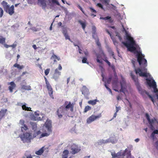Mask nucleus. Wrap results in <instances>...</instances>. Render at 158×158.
<instances>
[{
	"label": "nucleus",
	"mask_w": 158,
	"mask_h": 158,
	"mask_svg": "<svg viewBox=\"0 0 158 158\" xmlns=\"http://www.w3.org/2000/svg\"><path fill=\"white\" fill-rule=\"evenodd\" d=\"M136 52L137 53L136 55L137 60L139 65L143 66V68L135 69V73L139 74V76L147 77L149 74L147 73V69L145 68L147 66V60L144 58V55L142 54L141 52L136 51Z\"/></svg>",
	"instance_id": "f257e3e1"
},
{
	"label": "nucleus",
	"mask_w": 158,
	"mask_h": 158,
	"mask_svg": "<svg viewBox=\"0 0 158 158\" xmlns=\"http://www.w3.org/2000/svg\"><path fill=\"white\" fill-rule=\"evenodd\" d=\"M74 103H72L70 102L65 101L64 105L60 106L56 111V115L59 118H61L63 115H65V112L70 109V110L73 112L74 110Z\"/></svg>",
	"instance_id": "f03ea898"
},
{
	"label": "nucleus",
	"mask_w": 158,
	"mask_h": 158,
	"mask_svg": "<svg viewBox=\"0 0 158 158\" xmlns=\"http://www.w3.org/2000/svg\"><path fill=\"white\" fill-rule=\"evenodd\" d=\"M131 76L133 80L135 82V85L136 86L139 93L142 94H143L145 93L147 94L149 98L151 99V101L154 103V101L153 98L151 95L148 94V93L145 90H143L140 86L138 82V78H136L135 76L132 73H131Z\"/></svg>",
	"instance_id": "7ed1b4c3"
},
{
	"label": "nucleus",
	"mask_w": 158,
	"mask_h": 158,
	"mask_svg": "<svg viewBox=\"0 0 158 158\" xmlns=\"http://www.w3.org/2000/svg\"><path fill=\"white\" fill-rule=\"evenodd\" d=\"M70 153L73 155H74L79 152L81 150L80 146L75 144L73 143L70 147Z\"/></svg>",
	"instance_id": "20e7f679"
},
{
	"label": "nucleus",
	"mask_w": 158,
	"mask_h": 158,
	"mask_svg": "<svg viewBox=\"0 0 158 158\" xmlns=\"http://www.w3.org/2000/svg\"><path fill=\"white\" fill-rule=\"evenodd\" d=\"M31 136L29 133H23L21 135L20 137L23 143H28L30 141Z\"/></svg>",
	"instance_id": "39448f33"
},
{
	"label": "nucleus",
	"mask_w": 158,
	"mask_h": 158,
	"mask_svg": "<svg viewBox=\"0 0 158 158\" xmlns=\"http://www.w3.org/2000/svg\"><path fill=\"white\" fill-rule=\"evenodd\" d=\"M134 43H132L130 41H129L130 42V44L127 42H123V43L127 48L128 51L131 52H133L136 50L135 47L133 46L135 44V42L133 39Z\"/></svg>",
	"instance_id": "423d86ee"
},
{
	"label": "nucleus",
	"mask_w": 158,
	"mask_h": 158,
	"mask_svg": "<svg viewBox=\"0 0 158 158\" xmlns=\"http://www.w3.org/2000/svg\"><path fill=\"white\" fill-rule=\"evenodd\" d=\"M62 69V67L60 64L58 65V69H55L54 73L52 76V78L55 80L56 81L59 78L60 76L61 75V72L59 70H61Z\"/></svg>",
	"instance_id": "0eeeda50"
},
{
	"label": "nucleus",
	"mask_w": 158,
	"mask_h": 158,
	"mask_svg": "<svg viewBox=\"0 0 158 158\" xmlns=\"http://www.w3.org/2000/svg\"><path fill=\"white\" fill-rule=\"evenodd\" d=\"M101 113H99L97 115L92 114L87 118L86 120V122L88 124H90L96 120L101 118Z\"/></svg>",
	"instance_id": "6e6552de"
},
{
	"label": "nucleus",
	"mask_w": 158,
	"mask_h": 158,
	"mask_svg": "<svg viewBox=\"0 0 158 158\" xmlns=\"http://www.w3.org/2000/svg\"><path fill=\"white\" fill-rule=\"evenodd\" d=\"M120 84L121 89L119 91L116 89H114V90L116 92H122L125 94L124 91L126 88V84L125 79L122 77V80L120 81Z\"/></svg>",
	"instance_id": "1a4fd4ad"
},
{
	"label": "nucleus",
	"mask_w": 158,
	"mask_h": 158,
	"mask_svg": "<svg viewBox=\"0 0 158 158\" xmlns=\"http://www.w3.org/2000/svg\"><path fill=\"white\" fill-rule=\"evenodd\" d=\"M52 121L48 118L44 124L43 128L46 129L49 132H52Z\"/></svg>",
	"instance_id": "9d476101"
},
{
	"label": "nucleus",
	"mask_w": 158,
	"mask_h": 158,
	"mask_svg": "<svg viewBox=\"0 0 158 158\" xmlns=\"http://www.w3.org/2000/svg\"><path fill=\"white\" fill-rule=\"evenodd\" d=\"M44 78L46 82V85L47 88L48 90V94L50 96L52 99L54 98L53 95V89L52 87L50 85L49 82L48 81L47 79L45 77Z\"/></svg>",
	"instance_id": "9b49d317"
},
{
	"label": "nucleus",
	"mask_w": 158,
	"mask_h": 158,
	"mask_svg": "<svg viewBox=\"0 0 158 158\" xmlns=\"http://www.w3.org/2000/svg\"><path fill=\"white\" fill-rule=\"evenodd\" d=\"M24 121L23 120H20L19 122V126L21 128L22 132H24L28 129L27 127L24 124Z\"/></svg>",
	"instance_id": "f8f14e48"
},
{
	"label": "nucleus",
	"mask_w": 158,
	"mask_h": 158,
	"mask_svg": "<svg viewBox=\"0 0 158 158\" xmlns=\"http://www.w3.org/2000/svg\"><path fill=\"white\" fill-rule=\"evenodd\" d=\"M122 27L123 29V31H125V35L128 41H130L132 43H134V42L133 41V38L129 34L127 31L126 30L123 25H122Z\"/></svg>",
	"instance_id": "ddd939ff"
},
{
	"label": "nucleus",
	"mask_w": 158,
	"mask_h": 158,
	"mask_svg": "<svg viewBox=\"0 0 158 158\" xmlns=\"http://www.w3.org/2000/svg\"><path fill=\"white\" fill-rule=\"evenodd\" d=\"M14 6L12 5L11 6H9L5 10L6 12L8 13L10 15H12L14 13Z\"/></svg>",
	"instance_id": "4468645a"
},
{
	"label": "nucleus",
	"mask_w": 158,
	"mask_h": 158,
	"mask_svg": "<svg viewBox=\"0 0 158 158\" xmlns=\"http://www.w3.org/2000/svg\"><path fill=\"white\" fill-rule=\"evenodd\" d=\"M7 85L9 86L8 88L10 92H12L13 89L16 87V84L13 81H12L10 82H8Z\"/></svg>",
	"instance_id": "2eb2a0df"
},
{
	"label": "nucleus",
	"mask_w": 158,
	"mask_h": 158,
	"mask_svg": "<svg viewBox=\"0 0 158 158\" xmlns=\"http://www.w3.org/2000/svg\"><path fill=\"white\" fill-rule=\"evenodd\" d=\"M100 19H103L105 20H108V22L110 23H112L113 22V20L111 18V17L107 16L105 17H100Z\"/></svg>",
	"instance_id": "dca6fc26"
},
{
	"label": "nucleus",
	"mask_w": 158,
	"mask_h": 158,
	"mask_svg": "<svg viewBox=\"0 0 158 158\" xmlns=\"http://www.w3.org/2000/svg\"><path fill=\"white\" fill-rule=\"evenodd\" d=\"M146 80L147 84L150 87H152L154 85V83H155V84H156V82L154 80L151 81L150 79L148 78H146Z\"/></svg>",
	"instance_id": "f3484780"
},
{
	"label": "nucleus",
	"mask_w": 158,
	"mask_h": 158,
	"mask_svg": "<svg viewBox=\"0 0 158 158\" xmlns=\"http://www.w3.org/2000/svg\"><path fill=\"white\" fill-rule=\"evenodd\" d=\"M18 104L19 106H21L23 110H25L32 111L31 110V108L30 107H28L26 106V103H25V104L23 105V104L22 103H18Z\"/></svg>",
	"instance_id": "a211bd4d"
},
{
	"label": "nucleus",
	"mask_w": 158,
	"mask_h": 158,
	"mask_svg": "<svg viewBox=\"0 0 158 158\" xmlns=\"http://www.w3.org/2000/svg\"><path fill=\"white\" fill-rule=\"evenodd\" d=\"M82 93L83 94L85 95L88 94L89 93V90L85 86H83L82 90Z\"/></svg>",
	"instance_id": "6ab92c4d"
},
{
	"label": "nucleus",
	"mask_w": 158,
	"mask_h": 158,
	"mask_svg": "<svg viewBox=\"0 0 158 158\" xmlns=\"http://www.w3.org/2000/svg\"><path fill=\"white\" fill-rule=\"evenodd\" d=\"M35 115H32L31 117V119L33 120H38V116H39V113H37V112H34Z\"/></svg>",
	"instance_id": "aec40b11"
},
{
	"label": "nucleus",
	"mask_w": 158,
	"mask_h": 158,
	"mask_svg": "<svg viewBox=\"0 0 158 158\" xmlns=\"http://www.w3.org/2000/svg\"><path fill=\"white\" fill-rule=\"evenodd\" d=\"M155 134H158V130H155L152 133L150 137L152 138L153 140H154L155 139Z\"/></svg>",
	"instance_id": "412c9836"
},
{
	"label": "nucleus",
	"mask_w": 158,
	"mask_h": 158,
	"mask_svg": "<svg viewBox=\"0 0 158 158\" xmlns=\"http://www.w3.org/2000/svg\"><path fill=\"white\" fill-rule=\"evenodd\" d=\"M39 41H40L39 39H37L35 40H34V44H35V43H37L36 44H34L32 46V47L34 48V49H36L38 48H39Z\"/></svg>",
	"instance_id": "4be33fe9"
},
{
	"label": "nucleus",
	"mask_w": 158,
	"mask_h": 158,
	"mask_svg": "<svg viewBox=\"0 0 158 158\" xmlns=\"http://www.w3.org/2000/svg\"><path fill=\"white\" fill-rule=\"evenodd\" d=\"M48 148H45L44 147H43L40 149V155H41L44 152L46 153L48 152Z\"/></svg>",
	"instance_id": "5701e85b"
},
{
	"label": "nucleus",
	"mask_w": 158,
	"mask_h": 158,
	"mask_svg": "<svg viewBox=\"0 0 158 158\" xmlns=\"http://www.w3.org/2000/svg\"><path fill=\"white\" fill-rule=\"evenodd\" d=\"M78 22L81 25L82 29L84 30L86 26V21L83 22L81 20H79Z\"/></svg>",
	"instance_id": "b1692460"
},
{
	"label": "nucleus",
	"mask_w": 158,
	"mask_h": 158,
	"mask_svg": "<svg viewBox=\"0 0 158 158\" xmlns=\"http://www.w3.org/2000/svg\"><path fill=\"white\" fill-rule=\"evenodd\" d=\"M69 154V151L67 150H65L63 152L62 158H67Z\"/></svg>",
	"instance_id": "393cba45"
},
{
	"label": "nucleus",
	"mask_w": 158,
	"mask_h": 158,
	"mask_svg": "<svg viewBox=\"0 0 158 158\" xmlns=\"http://www.w3.org/2000/svg\"><path fill=\"white\" fill-rule=\"evenodd\" d=\"M102 56L104 57V59H103V60L106 62L107 64H108L109 66H110L111 64L107 60V57L106 56V55L104 54L103 52H102Z\"/></svg>",
	"instance_id": "a878e982"
},
{
	"label": "nucleus",
	"mask_w": 158,
	"mask_h": 158,
	"mask_svg": "<svg viewBox=\"0 0 158 158\" xmlns=\"http://www.w3.org/2000/svg\"><path fill=\"white\" fill-rule=\"evenodd\" d=\"M89 8L90 11L92 13L90 14V15L91 16H93L94 17L96 16V15L95 14L97 13L96 11L91 7H89Z\"/></svg>",
	"instance_id": "bb28decb"
},
{
	"label": "nucleus",
	"mask_w": 158,
	"mask_h": 158,
	"mask_svg": "<svg viewBox=\"0 0 158 158\" xmlns=\"http://www.w3.org/2000/svg\"><path fill=\"white\" fill-rule=\"evenodd\" d=\"M51 59L52 60H53L54 62H56V60H60V58L59 57H58L54 54L51 56Z\"/></svg>",
	"instance_id": "cd10ccee"
},
{
	"label": "nucleus",
	"mask_w": 158,
	"mask_h": 158,
	"mask_svg": "<svg viewBox=\"0 0 158 158\" xmlns=\"http://www.w3.org/2000/svg\"><path fill=\"white\" fill-rule=\"evenodd\" d=\"M7 111L6 109H2L0 111V119L5 115Z\"/></svg>",
	"instance_id": "c85d7f7f"
},
{
	"label": "nucleus",
	"mask_w": 158,
	"mask_h": 158,
	"mask_svg": "<svg viewBox=\"0 0 158 158\" xmlns=\"http://www.w3.org/2000/svg\"><path fill=\"white\" fill-rule=\"evenodd\" d=\"M2 5L5 10H6L10 6L8 3L5 1L2 2Z\"/></svg>",
	"instance_id": "c756f323"
},
{
	"label": "nucleus",
	"mask_w": 158,
	"mask_h": 158,
	"mask_svg": "<svg viewBox=\"0 0 158 158\" xmlns=\"http://www.w3.org/2000/svg\"><path fill=\"white\" fill-rule=\"evenodd\" d=\"M47 131V132H45L42 133L40 135V138H41L45 136H48L49 135L50 133H52V132H49L48 131Z\"/></svg>",
	"instance_id": "7c9ffc66"
},
{
	"label": "nucleus",
	"mask_w": 158,
	"mask_h": 158,
	"mask_svg": "<svg viewBox=\"0 0 158 158\" xmlns=\"http://www.w3.org/2000/svg\"><path fill=\"white\" fill-rule=\"evenodd\" d=\"M21 88L26 90H31V87L30 85H23L22 86Z\"/></svg>",
	"instance_id": "2f4dec72"
},
{
	"label": "nucleus",
	"mask_w": 158,
	"mask_h": 158,
	"mask_svg": "<svg viewBox=\"0 0 158 158\" xmlns=\"http://www.w3.org/2000/svg\"><path fill=\"white\" fill-rule=\"evenodd\" d=\"M14 66L15 67H16L19 69H22L24 68L23 65H20L19 64H14Z\"/></svg>",
	"instance_id": "473e14b6"
},
{
	"label": "nucleus",
	"mask_w": 158,
	"mask_h": 158,
	"mask_svg": "<svg viewBox=\"0 0 158 158\" xmlns=\"http://www.w3.org/2000/svg\"><path fill=\"white\" fill-rule=\"evenodd\" d=\"M97 102V100L96 99L93 100H89L88 102V103L89 104L94 105L96 104Z\"/></svg>",
	"instance_id": "72a5a7b5"
},
{
	"label": "nucleus",
	"mask_w": 158,
	"mask_h": 158,
	"mask_svg": "<svg viewBox=\"0 0 158 158\" xmlns=\"http://www.w3.org/2000/svg\"><path fill=\"white\" fill-rule=\"evenodd\" d=\"M152 87L153 88L154 92L155 93L158 92V90L157 88V85L156 84H155V83H154Z\"/></svg>",
	"instance_id": "f704fd0d"
},
{
	"label": "nucleus",
	"mask_w": 158,
	"mask_h": 158,
	"mask_svg": "<svg viewBox=\"0 0 158 158\" xmlns=\"http://www.w3.org/2000/svg\"><path fill=\"white\" fill-rule=\"evenodd\" d=\"M30 124L31 125L33 130L35 131L36 130L37 127V125L36 123H35L31 122L30 123Z\"/></svg>",
	"instance_id": "c9c22d12"
},
{
	"label": "nucleus",
	"mask_w": 158,
	"mask_h": 158,
	"mask_svg": "<svg viewBox=\"0 0 158 158\" xmlns=\"http://www.w3.org/2000/svg\"><path fill=\"white\" fill-rule=\"evenodd\" d=\"M91 107L89 106H87L85 108L84 112V113H86L87 111L90 110L91 109Z\"/></svg>",
	"instance_id": "e433bc0d"
},
{
	"label": "nucleus",
	"mask_w": 158,
	"mask_h": 158,
	"mask_svg": "<svg viewBox=\"0 0 158 158\" xmlns=\"http://www.w3.org/2000/svg\"><path fill=\"white\" fill-rule=\"evenodd\" d=\"M92 30L93 31L92 36L94 37V35H96V28L95 26H93L92 27Z\"/></svg>",
	"instance_id": "4c0bfd02"
},
{
	"label": "nucleus",
	"mask_w": 158,
	"mask_h": 158,
	"mask_svg": "<svg viewBox=\"0 0 158 158\" xmlns=\"http://www.w3.org/2000/svg\"><path fill=\"white\" fill-rule=\"evenodd\" d=\"M5 38L3 37L0 36V44H3L5 42Z\"/></svg>",
	"instance_id": "58836bf2"
},
{
	"label": "nucleus",
	"mask_w": 158,
	"mask_h": 158,
	"mask_svg": "<svg viewBox=\"0 0 158 158\" xmlns=\"http://www.w3.org/2000/svg\"><path fill=\"white\" fill-rule=\"evenodd\" d=\"M96 56H97V62L98 63H100L102 64V61L100 60L99 59L100 58V57L99 55H98V54H97Z\"/></svg>",
	"instance_id": "ea45409f"
},
{
	"label": "nucleus",
	"mask_w": 158,
	"mask_h": 158,
	"mask_svg": "<svg viewBox=\"0 0 158 158\" xmlns=\"http://www.w3.org/2000/svg\"><path fill=\"white\" fill-rule=\"evenodd\" d=\"M87 58L85 57H83L82 58V63H86V64H89V63L88 62H87Z\"/></svg>",
	"instance_id": "a19ab883"
},
{
	"label": "nucleus",
	"mask_w": 158,
	"mask_h": 158,
	"mask_svg": "<svg viewBox=\"0 0 158 158\" xmlns=\"http://www.w3.org/2000/svg\"><path fill=\"white\" fill-rule=\"evenodd\" d=\"M64 37H65V38L66 40H69L70 42H72L73 41L71 40L70 37L68 35V34H65L64 35Z\"/></svg>",
	"instance_id": "79ce46f5"
},
{
	"label": "nucleus",
	"mask_w": 158,
	"mask_h": 158,
	"mask_svg": "<svg viewBox=\"0 0 158 158\" xmlns=\"http://www.w3.org/2000/svg\"><path fill=\"white\" fill-rule=\"evenodd\" d=\"M104 85L106 89L110 92L111 94H112V92L111 89L108 87L107 85L106 84V82L105 83Z\"/></svg>",
	"instance_id": "37998d69"
},
{
	"label": "nucleus",
	"mask_w": 158,
	"mask_h": 158,
	"mask_svg": "<svg viewBox=\"0 0 158 158\" xmlns=\"http://www.w3.org/2000/svg\"><path fill=\"white\" fill-rule=\"evenodd\" d=\"M111 154L112 156V158H116L118 157L117 154L115 153L112 152Z\"/></svg>",
	"instance_id": "c03bdc74"
},
{
	"label": "nucleus",
	"mask_w": 158,
	"mask_h": 158,
	"mask_svg": "<svg viewBox=\"0 0 158 158\" xmlns=\"http://www.w3.org/2000/svg\"><path fill=\"white\" fill-rule=\"evenodd\" d=\"M39 58H38L37 59H36V60L35 61V65L40 68V64H39Z\"/></svg>",
	"instance_id": "a18cd8bd"
},
{
	"label": "nucleus",
	"mask_w": 158,
	"mask_h": 158,
	"mask_svg": "<svg viewBox=\"0 0 158 158\" xmlns=\"http://www.w3.org/2000/svg\"><path fill=\"white\" fill-rule=\"evenodd\" d=\"M50 71V69H47L45 70L44 73L45 75L47 76L49 73Z\"/></svg>",
	"instance_id": "49530a36"
},
{
	"label": "nucleus",
	"mask_w": 158,
	"mask_h": 158,
	"mask_svg": "<svg viewBox=\"0 0 158 158\" xmlns=\"http://www.w3.org/2000/svg\"><path fill=\"white\" fill-rule=\"evenodd\" d=\"M96 42L98 46H101V45L100 42L99 41V40L98 38H97V39L96 40Z\"/></svg>",
	"instance_id": "de8ad7c7"
},
{
	"label": "nucleus",
	"mask_w": 158,
	"mask_h": 158,
	"mask_svg": "<svg viewBox=\"0 0 158 158\" xmlns=\"http://www.w3.org/2000/svg\"><path fill=\"white\" fill-rule=\"evenodd\" d=\"M155 119H150V121H148L149 124L151 125L152 127H153V126L152 124L154 123Z\"/></svg>",
	"instance_id": "09e8293b"
},
{
	"label": "nucleus",
	"mask_w": 158,
	"mask_h": 158,
	"mask_svg": "<svg viewBox=\"0 0 158 158\" xmlns=\"http://www.w3.org/2000/svg\"><path fill=\"white\" fill-rule=\"evenodd\" d=\"M3 11L2 9L0 8V17H2L3 15Z\"/></svg>",
	"instance_id": "8fccbe9b"
},
{
	"label": "nucleus",
	"mask_w": 158,
	"mask_h": 158,
	"mask_svg": "<svg viewBox=\"0 0 158 158\" xmlns=\"http://www.w3.org/2000/svg\"><path fill=\"white\" fill-rule=\"evenodd\" d=\"M112 79V77L111 76L109 77L108 79L107 80V82L108 84H110V83Z\"/></svg>",
	"instance_id": "3c124183"
},
{
	"label": "nucleus",
	"mask_w": 158,
	"mask_h": 158,
	"mask_svg": "<svg viewBox=\"0 0 158 158\" xmlns=\"http://www.w3.org/2000/svg\"><path fill=\"white\" fill-rule=\"evenodd\" d=\"M17 46V44L16 42H15L13 44L10 45V47H11L13 48H15Z\"/></svg>",
	"instance_id": "603ef678"
},
{
	"label": "nucleus",
	"mask_w": 158,
	"mask_h": 158,
	"mask_svg": "<svg viewBox=\"0 0 158 158\" xmlns=\"http://www.w3.org/2000/svg\"><path fill=\"white\" fill-rule=\"evenodd\" d=\"M31 29L34 32L38 31V29H36L34 27H32Z\"/></svg>",
	"instance_id": "864d4df0"
},
{
	"label": "nucleus",
	"mask_w": 158,
	"mask_h": 158,
	"mask_svg": "<svg viewBox=\"0 0 158 158\" xmlns=\"http://www.w3.org/2000/svg\"><path fill=\"white\" fill-rule=\"evenodd\" d=\"M62 33L64 35L65 34H67V31L66 29L64 28L62 30Z\"/></svg>",
	"instance_id": "5fc2aeb1"
},
{
	"label": "nucleus",
	"mask_w": 158,
	"mask_h": 158,
	"mask_svg": "<svg viewBox=\"0 0 158 158\" xmlns=\"http://www.w3.org/2000/svg\"><path fill=\"white\" fill-rule=\"evenodd\" d=\"M146 118L148 121H150V116L148 114H145Z\"/></svg>",
	"instance_id": "6e6d98bb"
},
{
	"label": "nucleus",
	"mask_w": 158,
	"mask_h": 158,
	"mask_svg": "<svg viewBox=\"0 0 158 158\" xmlns=\"http://www.w3.org/2000/svg\"><path fill=\"white\" fill-rule=\"evenodd\" d=\"M52 1L53 3H56L57 5L58 6L60 5V3L56 0H52Z\"/></svg>",
	"instance_id": "4d7b16f0"
},
{
	"label": "nucleus",
	"mask_w": 158,
	"mask_h": 158,
	"mask_svg": "<svg viewBox=\"0 0 158 158\" xmlns=\"http://www.w3.org/2000/svg\"><path fill=\"white\" fill-rule=\"evenodd\" d=\"M47 118V117H46L45 115H44L42 116L41 119V117H40V120H44V119H46Z\"/></svg>",
	"instance_id": "13d9d810"
},
{
	"label": "nucleus",
	"mask_w": 158,
	"mask_h": 158,
	"mask_svg": "<svg viewBox=\"0 0 158 158\" xmlns=\"http://www.w3.org/2000/svg\"><path fill=\"white\" fill-rule=\"evenodd\" d=\"M78 7L81 11L82 13L85 14L84 11L83 10L82 8L79 5H78Z\"/></svg>",
	"instance_id": "bf43d9fd"
},
{
	"label": "nucleus",
	"mask_w": 158,
	"mask_h": 158,
	"mask_svg": "<svg viewBox=\"0 0 158 158\" xmlns=\"http://www.w3.org/2000/svg\"><path fill=\"white\" fill-rule=\"evenodd\" d=\"M97 6H98L99 7L101 8L102 9L103 8L102 5L100 3H98L97 4Z\"/></svg>",
	"instance_id": "052dcab7"
},
{
	"label": "nucleus",
	"mask_w": 158,
	"mask_h": 158,
	"mask_svg": "<svg viewBox=\"0 0 158 158\" xmlns=\"http://www.w3.org/2000/svg\"><path fill=\"white\" fill-rule=\"evenodd\" d=\"M84 53L86 56H89V52L87 50H86L84 52Z\"/></svg>",
	"instance_id": "680f3d73"
},
{
	"label": "nucleus",
	"mask_w": 158,
	"mask_h": 158,
	"mask_svg": "<svg viewBox=\"0 0 158 158\" xmlns=\"http://www.w3.org/2000/svg\"><path fill=\"white\" fill-rule=\"evenodd\" d=\"M121 96L120 95H118L117 97V99L118 100H120L121 99Z\"/></svg>",
	"instance_id": "e2e57ef3"
},
{
	"label": "nucleus",
	"mask_w": 158,
	"mask_h": 158,
	"mask_svg": "<svg viewBox=\"0 0 158 158\" xmlns=\"http://www.w3.org/2000/svg\"><path fill=\"white\" fill-rule=\"evenodd\" d=\"M78 49L79 52L80 54H81L82 53L81 52L82 51V50L80 48L79 46H78Z\"/></svg>",
	"instance_id": "0e129e2a"
},
{
	"label": "nucleus",
	"mask_w": 158,
	"mask_h": 158,
	"mask_svg": "<svg viewBox=\"0 0 158 158\" xmlns=\"http://www.w3.org/2000/svg\"><path fill=\"white\" fill-rule=\"evenodd\" d=\"M155 144L156 148H158V140L155 142Z\"/></svg>",
	"instance_id": "69168bd1"
},
{
	"label": "nucleus",
	"mask_w": 158,
	"mask_h": 158,
	"mask_svg": "<svg viewBox=\"0 0 158 158\" xmlns=\"http://www.w3.org/2000/svg\"><path fill=\"white\" fill-rule=\"evenodd\" d=\"M28 74V73L27 72H23L21 75V77L23 76L24 75L26 74Z\"/></svg>",
	"instance_id": "338daca9"
},
{
	"label": "nucleus",
	"mask_w": 158,
	"mask_h": 158,
	"mask_svg": "<svg viewBox=\"0 0 158 158\" xmlns=\"http://www.w3.org/2000/svg\"><path fill=\"white\" fill-rule=\"evenodd\" d=\"M120 110V108L119 107H118L116 106V112H118V111Z\"/></svg>",
	"instance_id": "774afa93"
}]
</instances>
